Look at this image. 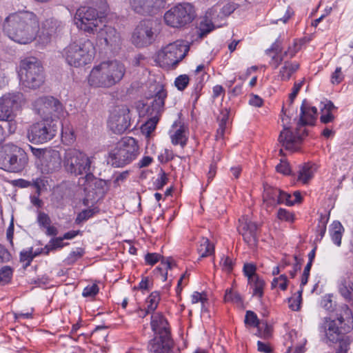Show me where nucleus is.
<instances>
[{
  "mask_svg": "<svg viewBox=\"0 0 353 353\" xmlns=\"http://www.w3.org/2000/svg\"><path fill=\"white\" fill-rule=\"evenodd\" d=\"M94 157L88 156L85 152L76 149L68 148L65 151L63 165L65 170L75 176L87 174L93 171Z\"/></svg>",
  "mask_w": 353,
  "mask_h": 353,
  "instance_id": "6e6552de",
  "label": "nucleus"
},
{
  "mask_svg": "<svg viewBox=\"0 0 353 353\" xmlns=\"http://www.w3.org/2000/svg\"><path fill=\"white\" fill-rule=\"evenodd\" d=\"M132 39L133 43L139 48L150 44L154 40L152 22L148 20L141 21L135 28Z\"/></svg>",
  "mask_w": 353,
  "mask_h": 353,
  "instance_id": "a211bd4d",
  "label": "nucleus"
},
{
  "mask_svg": "<svg viewBox=\"0 0 353 353\" xmlns=\"http://www.w3.org/2000/svg\"><path fill=\"white\" fill-rule=\"evenodd\" d=\"M131 125L130 110L125 105L115 107L111 112L108 120V126L115 134L125 132Z\"/></svg>",
  "mask_w": 353,
  "mask_h": 353,
  "instance_id": "dca6fc26",
  "label": "nucleus"
},
{
  "mask_svg": "<svg viewBox=\"0 0 353 353\" xmlns=\"http://www.w3.org/2000/svg\"><path fill=\"white\" fill-rule=\"evenodd\" d=\"M256 267L253 263H245L243 268L244 275L248 278V281L254 279L255 276H259L256 274Z\"/></svg>",
  "mask_w": 353,
  "mask_h": 353,
  "instance_id": "864d4df0",
  "label": "nucleus"
},
{
  "mask_svg": "<svg viewBox=\"0 0 353 353\" xmlns=\"http://www.w3.org/2000/svg\"><path fill=\"white\" fill-rule=\"evenodd\" d=\"M190 78L187 74H181L175 79L174 85L180 91L184 90L189 84Z\"/></svg>",
  "mask_w": 353,
  "mask_h": 353,
  "instance_id": "5fc2aeb1",
  "label": "nucleus"
},
{
  "mask_svg": "<svg viewBox=\"0 0 353 353\" xmlns=\"http://www.w3.org/2000/svg\"><path fill=\"white\" fill-rule=\"evenodd\" d=\"M316 171L315 164L304 163L299 170L297 180L303 184L307 183L313 177Z\"/></svg>",
  "mask_w": 353,
  "mask_h": 353,
  "instance_id": "7c9ffc66",
  "label": "nucleus"
},
{
  "mask_svg": "<svg viewBox=\"0 0 353 353\" xmlns=\"http://www.w3.org/2000/svg\"><path fill=\"white\" fill-rule=\"evenodd\" d=\"M172 346L171 336L155 335L149 341L148 350L150 353H169Z\"/></svg>",
  "mask_w": 353,
  "mask_h": 353,
  "instance_id": "393cba45",
  "label": "nucleus"
},
{
  "mask_svg": "<svg viewBox=\"0 0 353 353\" xmlns=\"http://www.w3.org/2000/svg\"><path fill=\"white\" fill-rule=\"evenodd\" d=\"M276 217L281 221L292 223L294 221V214L285 208H279L277 211Z\"/></svg>",
  "mask_w": 353,
  "mask_h": 353,
  "instance_id": "de8ad7c7",
  "label": "nucleus"
},
{
  "mask_svg": "<svg viewBox=\"0 0 353 353\" xmlns=\"http://www.w3.org/2000/svg\"><path fill=\"white\" fill-rule=\"evenodd\" d=\"M210 11H208L206 14H210ZM214 29V25L212 22L211 20L208 19L207 15L204 17L203 20H202L199 25V30H200V37H203L206 36L208 33L212 31Z\"/></svg>",
  "mask_w": 353,
  "mask_h": 353,
  "instance_id": "a19ab883",
  "label": "nucleus"
},
{
  "mask_svg": "<svg viewBox=\"0 0 353 353\" xmlns=\"http://www.w3.org/2000/svg\"><path fill=\"white\" fill-rule=\"evenodd\" d=\"M335 109V106L330 101H327L321 107V115L320 121L322 123L327 124L334 121L335 117L332 114V110Z\"/></svg>",
  "mask_w": 353,
  "mask_h": 353,
  "instance_id": "473e14b6",
  "label": "nucleus"
},
{
  "mask_svg": "<svg viewBox=\"0 0 353 353\" xmlns=\"http://www.w3.org/2000/svg\"><path fill=\"white\" fill-rule=\"evenodd\" d=\"M160 300L161 296L159 292L154 291L151 292L145 300V305L148 312H152V314L155 313L154 311L158 307Z\"/></svg>",
  "mask_w": 353,
  "mask_h": 353,
  "instance_id": "58836bf2",
  "label": "nucleus"
},
{
  "mask_svg": "<svg viewBox=\"0 0 353 353\" xmlns=\"http://www.w3.org/2000/svg\"><path fill=\"white\" fill-rule=\"evenodd\" d=\"M230 111L227 108L221 110V115L218 118L219 123L216 130V139L222 138L224 136L227 123L229 121Z\"/></svg>",
  "mask_w": 353,
  "mask_h": 353,
  "instance_id": "e433bc0d",
  "label": "nucleus"
},
{
  "mask_svg": "<svg viewBox=\"0 0 353 353\" xmlns=\"http://www.w3.org/2000/svg\"><path fill=\"white\" fill-rule=\"evenodd\" d=\"M74 21L79 29L88 33H94L101 21L95 8L83 6L77 10Z\"/></svg>",
  "mask_w": 353,
  "mask_h": 353,
  "instance_id": "2eb2a0df",
  "label": "nucleus"
},
{
  "mask_svg": "<svg viewBox=\"0 0 353 353\" xmlns=\"http://www.w3.org/2000/svg\"><path fill=\"white\" fill-rule=\"evenodd\" d=\"M169 134L173 145L184 148L188 140L189 130L188 126L177 120L172 123Z\"/></svg>",
  "mask_w": 353,
  "mask_h": 353,
  "instance_id": "5701e85b",
  "label": "nucleus"
},
{
  "mask_svg": "<svg viewBox=\"0 0 353 353\" xmlns=\"http://www.w3.org/2000/svg\"><path fill=\"white\" fill-rule=\"evenodd\" d=\"M327 222V219L321 215L316 228L317 240L320 241L324 236L326 232Z\"/></svg>",
  "mask_w": 353,
  "mask_h": 353,
  "instance_id": "8fccbe9b",
  "label": "nucleus"
},
{
  "mask_svg": "<svg viewBox=\"0 0 353 353\" xmlns=\"http://www.w3.org/2000/svg\"><path fill=\"white\" fill-rule=\"evenodd\" d=\"M303 84V81L300 82H295L292 88V92L289 95V101L290 104H292L295 98L296 97L299 92L301 89Z\"/></svg>",
  "mask_w": 353,
  "mask_h": 353,
  "instance_id": "338daca9",
  "label": "nucleus"
},
{
  "mask_svg": "<svg viewBox=\"0 0 353 353\" xmlns=\"http://www.w3.org/2000/svg\"><path fill=\"white\" fill-rule=\"evenodd\" d=\"M79 184L88 196L94 197L95 195L99 198L103 196L105 192V181L95 177L92 171L87 173L84 177L80 178Z\"/></svg>",
  "mask_w": 353,
  "mask_h": 353,
  "instance_id": "f3484780",
  "label": "nucleus"
},
{
  "mask_svg": "<svg viewBox=\"0 0 353 353\" xmlns=\"http://www.w3.org/2000/svg\"><path fill=\"white\" fill-rule=\"evenodd\" d=\"M139 153L138 141L133 137H124L109 152L108 162L112 167L123 168L134 161Z\"/></svg>",
  "mask_w": 353,
  "mask_h": 353,
  "instance_id": "423d86ee",
  "label": "nucleus"
},
{
  "mask_svg": "<svg viewBox=\"0 0 353 353\" xmlns=\"http://www.w3.org/2000/svg\"><path fill=\"white\" fill-rule=\"evenodd\" d=\"M37 220L39 226L44 228L47 226H49V225L51 223V220L48 214L41 211L38 212Z\"/></svg>",
  "mask_w": 353,
  "mask_h": 353,
  "instance_id": "0e129e2a",
  "label": "nucleus"
},
{
  "mask_svg": "<svg viewBox=\"0 0 353 353\" xmlns=\"http://www.w3.org/2000/svg\"><path fill=\"white\" fill-rule=\"evenodd\" d=\"M194 10L190 3H182L172 7L164 14L165 23L172 28H181L192 22Z\"/></svg>",
  "mask_w": 353,
  "mask_h": 353,
  "instance_id": "9b49d317",
  "label": "nucleus"
},
{
  "mask_svg": "<svg viewBox=\"0 0 353 353\" xmlns=\"http://www.w3.org/2000/svg\"><path fill=\"white\" fill-rule=\"evenodd\" d=\"M279 196L280 189L270 185L264 186L263 200L267 207H274L278 205Z\"/></svg>",
  "mask_w": 353,
  "mask_h": 353,
  "instance_id": "cd10ccee",
  "label": "nucleus"
},
{
  "mask_svg": "<svg viewBox=\"0 0 353 353\" xmlns=\"http://www.w3.org/2000/svg\"><path fill=\"white\" fill-rule=\"evenodd\" d=\"M344 78L345 75L342 72L341 67H336L331 74L330 81L334 85H338L344 80Z\"/></svg>",
  "mask_w": 353,
  "mask_h": 353,
  "instance_id": "13d9d810",
  "label": "nucleus"
},
{
  "mask_svg": "<svg viewBox=\"0 0 353 353\" xmlns=\"http://www.w3.org/2000/svg\"><path fill=\"white\" fill-rule=\"evenodd\" d=\"M99 212V210L98 207H92L88 209L83 210L81 212L78 213L75 219V223L78 225L81 224V223L85 222L91 217H92Z\"/></svg>",
  "mask_w": 353,
  "mask_h": 353,
  "instance_id": "ea45409f",
  "label": "nucleus"
},
{
  "mask_svg": "<svg viewBox=\"0 0 353 353\" xmlns=\"http://www.w3.org/2000/svg\"><path fill=\"white\" fill-rule=\"evenodd\" d=\"M250 288L252 290V295L261 299L263 296V290L265 283L259 276L254 277V279L248 281Z\"/></svg>",
  "mask_w": 353,
  "mask_h": 353,
  "instance_id": "c9c22d12",
  "label": "nucleus"
},
{
  "mask_svg": "<svg viewBox=\"0 0 353 353\" xmlns=\"http://www.w3.org/2000/svg\"><path fill=\"white\" fill-rule=\"evenodd\" d=\"M61 157L59 151L56 150H46L43 158L41 162L42 173L50 174L58 170L61 168Z\"/></svg>",
  "mask_w": 353,
  "mask_h": 353,
  "instance_id": "412c9836",
  "label": "nucleus"
},
{
  "mask_svg": "<svg viewBox=\"0 0 353 353\" xmlns=\"http://www.w3.org/2000/svg\"><path fill=\"white\" fill-rule=\"evenodd\" d=\"M197 252L200 254L201 258L207 257L214 254V246L210 243V240L206 237H202L198 243Z\"/></svg>",
  "mask_w": 353,
  "mask_h": 353,
  "instance_id": "2f4dec72",
  "label": "nucleus"
},
{
  "mask_svg": "<svg viewBox=\"0 0 353 353\" xmlns=\"http://www.w3.org/2000/svg\"><path fill=\"white\" fill-rule=\"evenodd\" d=\"M152 116L141 126V131L147 137H149L155 130L159 122L160 115L152 114Z\"/></svg>",
  "mask_w": 353,
  "mask_h": 353,
  "instance_id": "4c0bfd02",
  "label": "nucleus"
},
{
  "mask_svg": "<svg viewBox=\"0 0 353 353\" xmlns=\"http://www.w3.org/2000/svg\"><path fill=\"white\" fill-rule=\"evenodd\" d=\"M167 91L163 87H161L156 92L151 105L148 108V112L151 110L150 114H156L160 116L161 115L162 112L164 111L165 100L167 98Z\"/></svg>",
  "mask_w": 353,
  "mask_h": 353,
  "instance_id": "bb28decb",
  "label": "nucleus"
},
{
  "mask_svg": "<svg viewBox=\"0 0 353 353\" xmlns=\"http://www.w3.org/2000/svg\"><path fill=\"white\" fill-rule=\"evenodd\" d=\"M188 50L189 47L183 41L177 40L164 47L159 54V59L165 67L174 68Z\"/></svg>",
  "mask_w": 353,
  "mask_h": 353,
  "instance_id": "f8f14e48",
  "label": "nucleus"
},
{
  "mask_svg": "<svg viewBox=\"0 0 353 353\" xmlns=\"http://www.w3.org/2000/svg\"><path fill=\"white\" fill-rule=\"evenodd\" d=\"M343 232L344 228L339 221H335L332 223L330 228V236L332 242L337 246H340L341 244V239Z\"/></svg>",
  "mask_w": 353,
  "mask_h": 353,
  "instance_id": "f704fd0d",
  "label": "nucleus"
},
{
  "mask_svg": "<svg viewBox=\"0 0 353 353\" xmlns=\"http://www.w3.org/2000/svg\"><path fill=\"white\" fill-rule=\"evenodd\" d=\"M26 152L21 148L6 144L0 149V168L10 172H19L28 164Z\"/></svg>",
  "mask_w": 353,
  "mask_h": 353,
  "instance_id": "0eeeda50",
  "label": "nucleus"
},
{
  "mask_svg": "<svg viewBox=\"0 0 353 353\" xmlns=\"http://www.w3.org/2000/svg\"><path fill=\"white\" fill-rule=\"evenodd\" d=\"M24 101L22 93H8L0 98V121L8 122L10 128H16L15 123L13 122V110L21 106Z\"/></svg>",
  "mask_w": 353,
  "mask_h": 353,
  "instance_id": "ddd939ff",
  "label": "nucleus"
},
{
  "mask_svg": "<svg viewBox=\"0 0 353 353\" xmlns=\"http://www.w3.org/2000/svg\"><path fill=\"white\" fill-rule=\"evenodd\" d=\"M257 315L251 310H248L245 313L244 323L246 325L251 326L253 327H257L259 323Z\"/></svg>",
  "mask_w": 353,
  "mask_h": 353,
  "instance_id": "49530a36",
  "label": "nucleus"
},
{
  "mask_svg": "<svg viewBox=\"0 0 353 353\" xmlns=\"http://www.w3.org/2000/svg\"><path fill=\"white\" fill-rule=\"evenodd\" d=\"M291 345L288 347L287 353L294 351V353H303L306 351L305 347L306 339L301 335L298 336L296 332L290 334Z\"/></svg>",
  "mask_w": 353,
  "mask_h": 353,
  "instance_id": "c756f323",
  "label": "nucleus"
},
{
  "mask_svg": "<svg viewBox=\"0 0 353 353\" xmlns=\"http://www.w3.org/2000/svg\"><path fill=\"white\" fill-rule=\"evenodd\" d=\"M31 182L32 187L36 189L37 194L40 195L42 188L46 187L48 181L46 179V177L41 176L33 179Z\"/></svg>",
  "mask_w": 353,
  "mask_h": 353,
  "instance_id": "680f3d73",
  "label": "nucleus"
},
{
  "mask_svg": "<svg viewBox=\"0 0 353 353\" xmlns=\"http://www.w3.org/2000/svg\"><path fill=\"white\" fill-rule=\"evenodd\" d=\"M57 129V121L49 118L43 119L29 127L27 137L34 144L46 143L54 137Z\"/></svg>",
  "mask_w": 353,
  "mask_h": 353,
  "instance_id": "9d476101",
  "label": "nucleus"
},
{
  "mask_svg": "<svg viewBox=\"0 0 353 353\" xmlns=\"http://www.w3.org/2000/svg\"><path fill=\"white\" fill-rule=\"evenodd\" d=\"M35 112L41 117L52 119L63 117L65 112L62 103L51 96L41 97L37 99L33 104Z\"/></svg>",
  "mask_w": 353,
  "mask_h": 353,
  "instance_id": "4468645a",
  "label": "nucleus"
},
{
  "mask_svg": "<svg viewBox=\"0 0 353 353\" xmlns=\"http://www.w3.org/2000/svg\"><path fill=\"white\" fill-rule=\"evenodd\" d=\"M299 68V64L296 61H285L280 68L279 78L281 81H288Z\"/></svg>",
  "mask_w": 353,
  "mask_h": 353,
  "instance_id": "c85d7f7f",
  "label": "nucleus"
},
{
  "mask_svg": "<svg viewBox=\"0 0 353 353\" xmlns=\"http://www.w3.org/2000/svg\"><path fill=\"white\" fill-rule=\"evenodd\" d=\"M238 230L242 235L244 241L249 245H255L258 241L257 231L258 225L256 223L243 217L239 219Z\"/></svg>",
  "mask_w": 353,
  "mask_h": 353,
  "instance_id": "4be33fe9",
  "label": "nucleus"
},
{
  "mask_svg": "<svg viewBox=\"0 0 353 353\" xmlns=\"http://www.w3.org/2000/svg\"><path fill=\"white\" fill-rule=\"evenodd\" d=\"M125 72V67L121 62L117 60L103 61L92 67L87 81L92 88L108 89L118 84Z\"/></svg>",
  "mask_w": 353,
  "mask_h": 353,
  "instance_id": "20e7f679",
  "label": "nucleus"
},
{
  "mask_svg": "<svg viewBox=\"0 0 353 353\" xmlns=\"http://www.w3.org/2000/svg\"><path fill=\"white\" fill-rule=\"evenodd\" d=\"M39 253L37 252L33 253L32 248H30L28 250H22L20 252V261L26 262V266H28L30 265L34 258Z\"/></svg>",
  "mask_w": 353,
  "mask_h": 353,
  "instance_id": "3c124183",
  "label": "nucleus"
},
{
  "mask_svg": "<svg viewBox=\"0 0 353 353\" xmlns=\"http://www.w3.org/2000/svg\"><path fill=\"white\" fill-rule=\"evenodd\" d=\"M205 74H206L205 73H203L202 74L201 77L198 78L197 83L191 94V97H192V99H193L194 103H196V101H198V99H199V97L201 96V91L203 88V83H202L203 77Z\"/></svg>",
  "mask_w": 353,
  "mask_h": 353,
  "instance_id": "bf43d9fd",
  "label": "nucleus"
},
{
  "mask_svg": "<svg viewBox=\"0 0 353 353\" xmlns=\"http://www.w3.org/2000/svg\"><path fill=\"white\" fill-rule=\"evenodd\" d=\"M300 119L297 128L294 132L288 128H284L279 137V141L282 146L288 151L296 152L300 149L302 140L307 135L305 125H313L317 118V108L312 106L306 99L301 105Z\"/></svg>",
  "mask_w": 353,
  "mask_h": 353,
  "instance_id": "7ed1b4c3",
  "label": "nucleus"
},
{
  "mask_svg": "<svg viewBox=\"0 0 353 353\" xmlns=\"http://www.w3.org/2000/svg\"><path fill=\"white\" fill-rule=\"evenodd\" d=\"M276 170L278 172L285 175H288L291 173V169L289 163L285 160L281 159L280 163L276 166Z\"/></svg>",
  "mask_w": 353,
  "mask_h": 353,
  "instance_id": "69168bd1",
  "label": "nucleus"
},
{
  "mask_svg": "<svg viewBox=\"0 0 353 353\" xmlns=\"http://www.w3.org/2000/svg\"><path fill=\"white\" fill-rule=\"evenodd\" d=\"M83 254L84 251L81 248H77L76 250L72 251L65 259L66 263L69 265L74 263L83 256Z\"/></svg>",
  "mask_w": 353,
  "mask_h": 353,
  "instance_id": "4d7b16f0",
  "label": "nucleus"
},
{
  "mask_svg": "<svg viewBox=\"0 0 353 353\" xmlns=\"http://www.w3.org/2000/svg\"><path fill=\"white\" fill-rule=\"evenodd\" d=\"M225 302H231L236 304H242L243 299L240 294L233 289H227L224 296Z\"/></svg>",
  "mask_w": 353,
  "mask_h": 353,
  "instance_id": "79ce46f5",
  "label": "nucleus"
},
{
  "mask_svg": "<svg viewBox=\"0 0 353 353\" xmlns=\"http://www.w3.org/2000/svg\"><path fill=\"white\" fill-rule=\"evenodd\" d=\"M161 265H162V267L156 268L154 270L155 274L157 276L159 275L161 279L165 281L167 279L168 270L172 269V263L169 260H167L165 262L162 261Z\"/></svg>",
  "mask_w": 353,
  "mask_h": 353,
  "instance_id": "c03bdc74",
  "label": "nucleus"
},
{
  "mask_svg": "<svg viewBox=\"0 0 353 353\" xmlns=\"http://www.w3.org/2000/svg\"><path fill=\"white\" fill-rule=\"evenodd\" d=\"M3 31L14 42L28 44L37 37L39 21L32 12L21 11L11 13L3 21Z\"/></svg>",
  "mask_w": 353,
  "mask_h": 353,
  "instance_id": "f257e3e1",
  "label": "nucleus"
},
{
  "mask_svg": "<svg viewBox=\"0 0 353 353\" xmlns=\"http://www.w3.org/2000/svg\"><path fill=\"white\" fill-rule=\"evenodd\" d=\"M12 269L10 266H4L0 269V283L3 284L10 281L12 276Z\"/></svg>",
  "mask_w": 353,
  "mask_h": 353,
  "instance_id": "603ef678",
  "label": "nucleus"
},
{
  "mask_svg": "<svg viewBox=\"0 0 353 353\" xmlns=\"http://www.w3.org/2000/svg\"><path fill=\"white\" fill-rule=\"evenodd\" d=\"M150 326L155 335L171 336L168 321L161 312L152 314Z\"/></svg>",
  "mask_w": 353,
  "mask_h": 353,
  "instance_id": "a878e982",
  "label": "nucleus"
},
{
  "mask_svg": "<svg viewBox=\"0 0 353 353\" xmlns=\"http://www.w3.org/2000/svg\"><path fill=\"white\" fill-rule=\"evenodd\" d=\"M67 245H68V243H63V238L61 236L52 239L45 247V249L46 250V254H48L50 250H56L57 248H61Z\"/></svg>",
  "mask_w": 353,
  "mask_h": 353,
  "instance_id": "a18cd8bd",
  "label": "nucleus"
},
{
  "mask_svg": "<svg viewBox=\"0 0 353 353\" xmlns=\"http://www.w3.org/2000/svg\"><path fill=\"white\" fill-rule=\"evenodd\" d=\"M192 303L195 304L199 302L201 303V310H205V303L208 301V299L205 294L199 292H194L191 296Z\"/></svg>",
  "mask_w": 353,
  "mask_h": 353,
  "instance_id": "052dcab7",
  "label": "nucleus"
},
{
  "mask_svg": "<svg viewBox=\"0 0 353 353\" xmlns=\"http://www.w3.org/2000/svg\"><path fill=\"white\" fill-rule=\"evenodd\" d=\"M99 291V288L97 284L89 285L86 286L82 292L83 297H94Z\"/></svg>",
  "mask_w": 353,
  "mask_h": 353,
  "instance_id": "e2e57ef3",
  "label": "nucleus"
},
{
  "mask_svg": "<svg viewBox=\"0 0 353 353\" xmlns=\"http://www.w3.org/2000/svg\"><path fill=\"white\" fill-rule=\"evenodd\" d=\"M220 265L223 271L229 273L232 271L234 262L231 257L223 255L221 259Z\"/></svg>",
  "mask_w": 353,
  "mask_h": 353,
  "instance_id": "6e6d98bb",
  "label": "nucleus"
},
{
  "mask_svg": "<svg viewBox=\"0 0 353 353\" xmlns=\"http://www.w3.org/2000/svg\"><path fill=\"white\" fill-rule=\"evenodd\" d=\"M168 178L167 174L162 170L159 171L157 178L154 181V186L156 190H161L168 183Z\"/></svg>",
  "mask_w": 353,
  "mask_h": 353,
  "instance_id": "09e8293b",
  "label": "nucleus"
},
{
  "mask_svg": "<svg viewBox=\"0 0 353 353\" xmlns=\"http://www.w3.org/2000/svg\"><path fill=\"white\" fill-rule=\"evenodd\" d=\"M95 54V48L88 39H79L70 43L63 51V57L70 66L79 68L91 63Z\"/></svg>",
  "mask_w": 353,
  "mask_h": 353,
  "instance_id": "39448f33",
  "label": "nucleus"
},
{
  "mask_svg": "<svg viewBox=\"0 0 353 353\" xmlns=\"http://www.w3.org/2000/svg\"><path fill=\"white\" fill-rule=\"evenodd\" d=\"M336 319H325L319 327L320 332L325 333L327 340L338 343L336 353H347L352 339L350 336H341L343 332H348L353 328V316L347 305L341 307Z\"/></svg>",
  "mask_w": 353,
  "mask_h": 353,
  "instance_id": "f03ea898",
  "label": "nucleus"
},
{
  "mask_svg": "<svg viewBox=\"0 0 353 353\" xmlns=\"http://www.w3.org/2000/svg\"><path fill=\"white\" fill-rule=\"evenodd\" d=\"M166 0H129L131 8L141 14H152L163 8Z\"/></svg>",
  "mask_w": 353,
  "mask_h": 353,
  "instance_id": "aec40b11",
  "label": "nucleus"
},
{
  "mask_svg": "<svg viewBox=\"0 0 353 353\" xmlns=\"http://www.w3.org/2000/svg\"><path fill=\"white\" fill-rule=\"evenodd\" d=\"M97 39L101 46L105 45L111 51L117 50L121 45L119 34L114 28L109 26H105L99 30Z\"/></svg>",
  "mask_w": 353,
  "mask_h": 353,
  "instance_id": "6ab92c4d",
  "label": "nucleus"
},
{
  "mask_svg": "<svg viewBox=\"0 0 353 353\" xmlns=\"http://www.w3.org/2000/svg\"><path fill=\"white\" fill-rule=\"evenodd\" d=\"M62 28V23L56 19H46L42 24L41 31L39 39L42 44H47L50 41L51 37L55 35Z\"/></svg>",
  "mask_w": 353,
  "mask_h": 353,
  "instance_id": "b1692460",
  "label": "nucleus"
},
{
  "mask_svg": "<svg viewBox=\"0 0 353 353\" xmlns=\"http://www.w3.org/2000/svg\"><path fill=\"white\" fill-rule=\"evenodd\" d=\"M292 195L280 190V196H279L278 205L285 203L287 205H293L294 202H291Z\"/></svg>",
  "mask_w": 353,
  "mask_h": 353,
  "instance_id": "774afa93",
  "label": "nucleus"
},
{
  "mask_svg": "<svg viewBox=\"0 0 353 353\" xmlns=\"http://www.w3.org/2000/svg\"><path fill=\"white\" fill-rule=\"evenodd\" d=\"M341 295L353 305V283L343 279L339 285Z\"/></svg>",
  "mask_w": 353,
  "mask_h": 353,
  "instance_id": "72a5a7b5",
  "label": "nucleus"
},
{
  "mask_svg": "<svg viewBox=\"0 0 353 353\" xmlns=\"http://www.w3.org/2000/svg\"><path fill=\"white\" fill-rule=\"evenodd\" d=\"M256 328L260 337L267 339L272 336V327L266 321L261 320Z\"/></svg>",
  "mask_w": 353,
  "mask_h": 353,
  "instance_id": "37998d69",
  "label": "nucleus"
},
{
  "mask_svg": "<svg viewBox=\"0 0 353 353\" xmlns=\"http://www.w3.org/2000/svg\"><path fill=\"white\" fill-rule=\"evenodd\" d=\"M19 75L21 85L29 89L39 88L44 83L43 68L33 57L21 61Z\"/></svg>",
  "mask_w": 353,
  "mask_h": 353,
  "instance_id": "1a4fd4ad",
  "label": "nucleus"
}]
</instances>
